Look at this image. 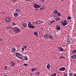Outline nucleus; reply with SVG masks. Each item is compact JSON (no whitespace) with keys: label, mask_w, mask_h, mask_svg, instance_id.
Segmentation results:
<instances>
[{"label":"nucleus","mask_w":76,"mask_h":76,"mask_svg":"<svg viewBox=\"0 0 76 76\" xmlns=\"http://www.w3.org/2000/svg\"><path fill=\"white\" fill-rule=\"evenodd\" d=\"M24 59L26 60H28V57H27V56H25L24 57Z\"/></svg>","instance_id":"27"},{"label":"nucleus","mask_w":76,"mask_h":76,"mask_svg":"<svg viewBox=\"0 0 76 76\" xmlns=\"http://www.w3.org/2000/svg\"><path fill=\"white\" fill-rule=\"evenodd\" d=\"M73 75V73H70L69 74V76H72Z\"/></svg>","instance_id":"35"},{"label":"nucleus","mask_w":76,"mask_h":76,"mask_svg":"<svg viewBox=\"0 0 76 76\" xmlns=\"http://www.w3.org/2000/svg\"><path fill=\"white\" fill-rule=\"evenodd\" d=\"M12 30L14 32H15L16 33H18V32H20V29L16 27L13 28H12Z\"/></svg>","instance_id":"1"},{"label":"nucleus","mask_w":76,"mask_h":76,"mask_svg":"<svg viewBox=\"0 0 76 76\" xmlns=\"http://www.w3.org/2000/svg\"><path fill=\"white\" fill-rule=\"evenodd\" d=\"M37 69V68H33L31 69L32 72H34L35 70Z\"/></svg>","instance_id":"23"},{"label":"nucleus","mask_w":76,"mask_h":76,"mask_svg":"<svg viewBox=\"0 0 76 76\" xmlns=\"http://www.w3.org/2000/svg\"><path fill=\"white\" fill-rule=\"evenodd\" d=\"M5 69H7V66H5Z\"/></svg>","instance_id":"43"},{"label":"nucleus","mask_w":76,"mask_h":76,"mask_svg":"<svg viewBox=\"0 0 76 76\" xmlns=\"http://www.w3.org/2000/svg\"><path fill=\"white\" fill-rule=\"evenodd\" d=\"M12 24H13V25H16V24L14 23L13 22Z\"/></svg>","instance_id":"41"},{"label":"nucleus","mask_w":76,"mask_h":76,"mask_svg":"<svg viewBox=\"0 0 76 76\" xmlns=\"http://www.w3.org/2000/svg\"><path fill=\"white\" fill-rule=\"evenodd\" d=\"M71 58H72V59H76V55H74L73 56H71Z\"/></svg>","instance_id":"13"},{"label":"nucleus","mask_w":76,"mask_h":76,"mask_svg":"<svg viewBox=\"0 0 76 76\" xmlns=\"http://www.w3.org/2000/svg\"><path fill=\"white\" fill-rule=\"evenodd\" d=\"M34 74L33 73H31V76H32V75H33Z\"/></svg>","instance_id":"44"},{"label":"nucleus","mask_w":76,"mask_h":76,"mask_svg":"<svg viewBox=\"0 0 76 76\" xmlns=\"http://www.w3.org/2000/svg\"><path fill=\"white\" fill-rule=\"evenodd\" d=\"M23 26L24 28H26V26H27V24L26 23H23Z\"/></svg>","instance_id":"16"},{"label":"nucleus","mask_w":76,"mask_h":76,"mask_svg":"<svg viewBox=\"0 0 76 76\" xmlns=\"http://www.w3.org/2000/svg\"><path fill=\"white\" fill-rule=\"evenodd\" d=\"M59 58H65V57L64 56L63 57L62 56H61L59 57Z\"/></svg>","instance_id":"32"},{"label":"nucleus","mask_w":76,"mask_h":76,"mask_svg":"<svg viewBox=\"0 0 76 76\" xmlns=\"http://www.w3.org/2000/svg\"><path fill=\"white\" fill-rule=\"evenodd\" d=\"M60 19V17H58L55 19V20L56 21H58V20H59Z\"/></svg>","instance_id":"21"},{"label":"nucleus","mask_w":76,"mask_h":76,"mask_svg":"<svg viewBox=\"0 0 76 76\" xmlns=\"http://www.w3.org/2000/svg\"><path fill=\"white\" fill-rule=\"evenodd\" d=\"M71 19H72V17H71V16H69L67 18V19H68V20H70Z\"/></svg>","instance_id":"25"},{"label":"nucleus","mask_w":76,"mask_h":76,"mask_svg":"<svg viewBox=\"0 0 76 76\" xmlns=\"http://www.w3.org/2000/svg\"><path fill=\"white\" fill-rule=\"evenodd\" d=\"M61 1H63L64 0H61Z\"/></svg>","instance_id":"48"},{"label":"nucleus","mask_w":76,"mask_h":76,"mask_svg":"<svg viewBox=\"0 0 76 76\" xmlns=\"http://www.w3.org/2000/svg\"><path fill=\"white\" fill-rule=\"evenodd\" d=\"M43 23V22L40 20H36L35 22V23L36 24H37V25H39V24L42 23Z\"/></svg>","instance_id":"4"},{"label":"nucleus","mask_w":76,"mask_h":76,"mask_svg":"<svg viewBox=\"0 0 76 76\" xmlns=\"http://www.w3.org/2000/svg\"><path fill=\"white\" fill-rule=\"evenodd\" d=\"M41 1H42V3H44V1H45V0H41Z\"/></svg>","instance_id":"39"},{"label":"nucleus","mask_w":76,"mask_h":76,"mask_svg":"<svg viewBox=\"0 0 76 76\" xmlns=\"http://www.w3.org/2000/svg\"><path fill=\"white\" fill-rule=\"evenodd\" d=\"M24 48L25 50H26L27 48L26 47V46H24Z\"/></svg>","instance_id":"36"},{"label":"nucleus","mask_w":76,"mask_h":76,"mask_svg":"<svg viewBox=\"0 0 76 76\" xmlns=\"http://www.w3.org/2000/svg\"><path fill=\"white\" fill-rule=\"evenodd\" d=\"M56 29L57 31H60V26L59 25H57L56 26Z\"/></svg>","instance_id":"10"},{"label":"nucleus","mask_w":76,"mask_h":76,"mask_svg":"<svg viewBox=\"0 0 76 76\" xmlns=\"http://www.w3.org/2000/svg\"><path fill=\"white\" fill-rule=\"evenodd\" d=\"M76 52V50H72V52L73 53H75Z\"/></svg>","instance_id":"31"},{"label":"nucleus","mask_w":76,"mask_h":76,"mask_svg":"<svg viewBox=\"0 0 76 76\" xmlns=\"http://www.w3.org/2000/svg\"><path fill=\"white\" fill-rule=\"evenodd\" d=\"M75 7L76 8V4L75 5Z\"/></svg>","instance_id":"50"},{"label":"nucleus","mask_w":76,"mask_h":76,"mask_svg":"<svg viewBox=\"0 0 76 76\" xmlns=\"http://www.w3.org/2000/svg\"><path fill=\"white\" fill-rule=\"evenodd\" d=\"M15 11H16L17 12H21V9H20V8H17L15 9Z\"/></svg>","instance_id":"12"},{"label":"nucleus","mask_w":76,"mask_h":76,"mask_svg":"<svg viewBox=\"0 0 76 76\" xmlns=\"http://www.w3.org/2000/svg\"><path fill=\"white\" fill-rule=\"evenodd\" d=\"M65 70H66V68L64 67H61L59 69V71H61H61H64Z\"/></svg>","instance_id":"9"},{"label":"nucleus","mask_w":76,"mask_h":76,"mask_svg":"<svg viewBox=\"0 0 76 76\" xmlns=\"http://www.w3.org/2000/svg\"><path fill=\"white\" fill-rule=\"evenodd\" d=\"M64 76H67V74H64Z\"/></svg>","instance_id":"45"},{"label":"nucleus","mask_w":76,"mask_h":76,"mask_svg":"<svg viewBox=\"0 0 76 76\" xmlns=\"http://www.w3.org/2000/svg\"><path fill=\"white\" fill-rule=\"evenodd\" d=\"M36 75H39V72H37L36 73Z\"/></svg>","instance_id":"34"},{"label":"nucleus","mask_w":76,"mask_h":76,"mask_svg":"<svg viewBox=\"0 0 76 76\" xmlns=\"http://www.w3.org/2000/svg\"><path fill=\"white\" fill-rule=\"evenodd\" d=\"M28 26L29 28H31V29H33V28H35V27L33 25L31 24V22H28Z\"/></svg>","instance_id":"3"},{"label":"nucleus","mask_w":76,"mask_h":76,"mask_svg":"<svg viewBox=\"0 0 76 76\" xmlns=\"http://www.w3.org/2000/svg\"><path fill=\"white\" fill-rule=\"evenodd\" d=\"M15 54L16 55V56L18 58H19L20 59L22 60V61H23L24 60L22 59V54L19 53H15Z\"/></svg>","instance_id":"2"},{"label":"nucleus","mask_w":76,"mask_h":76,"mask_svg":"<svg viewBox=\"0 0 76 76\" xmlns=\"http://www.w3.org/2000/svg\"><path fill=\"white\" fill-rule=\"evenodd\" d=\"M74 76H76V74H75Z\"/></svg>","instance_id":"47"},{"label":"nucleus","mask_w":76,"mask_h":76,"mask_svg":"<svg viewBox=\"0 0 76 76\" xmlns=\"http://www.w3.org/2000/svg\"><path fill=\"white\" fill-rule=\"evenodd\" d=\"M58 48L60 51H63V48H62L59 47Z\"/></svg>","instance_id":"20"},{"label":"nucleus","mask_w":76,"mask_h":76,"mask_svg":"<svg viewBox=\"0 0 76 76\" xmlns=\"http://www.w3.org/2000/svg\"><path fill=\"white\" fill-rule=\"evenodd\" d=\"M35 10H38V9H36Z\"/></svg>","instance_id":"49"},{"label":"nucleus","mask_w":76,"mask_h":76,"mask_svg":"<svg viewBox=\"0 0 76 76\" xmlns=\"http://www.w3.org/2000/svg\"><path fill=\"white\" fill-rule=\"evenodd\" d=\"M6 28L7 29H9L10 28V27L9 26H8Z\"/></svg>","instance_id":"28"},{"label":"nucleus","mask_w":76,"mask_h":76,"mask_svg":"<svg viewBox=\"0 0 76 76\" xmlns=\"http://www.w3.org/2000/svg\"><path fill=\"white\" fill-rule=\"evenodd\" d=\"M33 6L35 8H40L41 6L39 5H37L36 4H34Z\"/></svg>","instance_id":"5"},{"label":"nucleus","mask_w":76,"mask_h":76,"mask_svg":"<svg viewBox=\"0 0 76 76\" xmlns=\"http://www.w3.org/2000/svg\"><path fill=\"white\" fill-rule=\"evenodd\" d=\"M44 9V8L43 7H41L39 9L40 10H43Z\"/></svg>","instance_id":"33"},{"label":"nucleus","mask_w":76,"mask_h":76,"mask_svg":"<svg viewBox=\"0 0 76 76\" xmlns=\"http://www.w3.org/2000/svg\"><path fill=\"white\" fill-rule=\"evenodd\" d=\"M48 37H49V35L47 34H45L44 36V38H45V39H48Z\"/></svg>","instance_id":"11"},{"label":"nucleus","mask_w":76,"mask_h":76,"mask_svg":"<svg viewBox=\"0 0 76 76\" xmlns=\"http://www.w3.org/2000/svg\"><path fill=\"white\" fill-rule=\"evenodd\" d=\"M11 66H13V67H14V66H15V64L13 61H12L11 62Z\"/></svg>","instance_id":"17"},{"label":"nucleus","mask_w":76,"mask_h":76,"mask_svg":"<svg viewBox=\"0 0 76 76\" xmlns=\"http://www.w3.org/2000/svg\"><path fill=\"white\" fill-rule=\"evenodd\" d=\"M3 41V39H0V42H1V41Z\"/></svg>","instance_id":"40"},{"label":"nucleus","mask_w":76,"mask_h":76,"mask_svg":"<svg viewBox=\"0 0 76 76\" xmlns=\"http://www.w3.org/2000/svg\"><path fill=\"white\" fill-rule=\"evenodd\" d=\"M24 48L23 47L22 48V50L23 51H24Z\"/></svg>","instance_id":"42"},{"label":"nucleus","mask_w":76,"mask_h":76,"mask_svg":"<svg viewBox=\"0 0 76 76\" xmlns=\"http://www.w3.org/2000/svg\"><path fill=\"white\" fill-rule=\"evenodd\" d=\"M67 42L68 43V44H71V43H72V42H73V41L72 40V39H68L67 40Z\"/></svg>","instance_id":"6"},{"label":"nucleus","mask_w":76,"mask_h":76,"mask_svg":"<svg viewBox=\"0 0 76 76\" xmlns=\"http://www.w3.org/2000/svg\"><path fill=\"white\" fill-rule=\"evenodd\" d=\"M53 12L54 13H55V14H57V13H58V11L57 10H54Z\"/></svg>","instance_id":"22"},{"label":"nucleus","mask_w":76,"mask_h":76,"mask_svg":"<svg viewBox=\"0 0 76 76\" xmlns=\"http://www.w3.org/2000/svg\"><path fill=\"white\" fill-rule=\"evenodd\" d=\"M49 37L50 39H54V37H53V36H50V35H49Z\"/></svg>","instance_id":"14"},{"label":"nucleus","mask_w":76,"mask_h":76,"mask_svg":"<svg viewBox=\"0 0 76 76\" xmlns=\"http://www.w3.org/2000/svg\"><path fill=\"white\" fill-rule=\"evenodd\" d=\"M68 23V21L65 20H64L63 23V25L64 26H65V25H67Z\"/></svg>","instance_id":"7"},{"label":"nucleus","mask_w":76,"mask_h":76,"mask_svg":"<svg viewBox=\"0 0 76 76\" xmlns=\"http://www.w3.org/2000/svg\"><path fill=\"white\" fill-rule=\"evenodd\" d=\"M24 66H28V64H24Z\"/></svg>","instance_id":"37"},{"label":"nucleus","mask_w":76,"mask_h":76,"mask_svg":"<svg viewBox=\"0 0 76 76\" xmlns=\"http://www.w3.org/2000/svg\"><path fill=\"white\" fill-rule=\"evenodd\" d=\"M50 67H51V65L49 64H48L47 67V69H50Z\"/></svg>","instance_id":"15"},{"label":"nucleus","mask_w":76,"mask_h":76,"mask_svg":"<svg viewBox=\"0 0 76 76\" xmlns=\"http://www.w3.org/2000/svg\"><path fill=\"white\" fill-rule=\"evenodd\" d=\"M27 1H31V0H26Z\"/></svg>","instance_id":"46"},{"label":"nucleus","mask_w":76,"mask_h":76,"mask_svg":"<svg viewBox=\"0 0 76 76\" xmlns=\"http://www.w3.org/2000/svg\"><path fill=\"white\" fill-rule=\"evenodd\" d=\"M55 22V20H54L50 21L49 22V23H50V24H51L52 23H53V22Z\"/></svg>","instance_id":"26"},{"label":"nucleus","mask_w":76,"mask_h":76,"mask_svg":"<svg viewBox=\"0 0 76 76\" xmlns=\"http://www.w3.org/2000/svg\"><path fill=\"white\" fill-rule=\"evenodd\" d=\"M12 53H15V52L16 51V49L15 48L12 49Z\"/></svg>","instance_id":"19"},{"label":"nucleus","mask_w":76,"mask_h":76,"mask_svg":"<svg viewBox=\"0 0 76 76\" xmlns=\"http://www.w3.org/2000/svg\"><path fill=\"white\" fill-rule=\"evenodd\" d=\"M57 15L58 16H61V13L59 12V13L57 14Z\"/></svg>","instance_id":"30"},{"label":"nucleus","mask_w":76,"mask_h":76,"mask_svg":"<svg viewBox=\"0 0 76 76\" xmlns=\"http://www.w3.org/2000/svg\"><path fill=\"white\" fill-rule=\"evenodd\" d=\"M12 1H13V2H16V0H11Z\"/></svg>","instance_id":"38"},{"label":"nucleus","mask_w":76,"mask_h":76,"mask_svg":"<svg viewBox=\"0 0 76 76\" xmlns=\"http://www.w3.org/2000/svg\"><path fill=\"white\" fill-rule=\"evenodd\" d=\"M14 15L15 17H17L18 16V13L17 12H15L14 14Z\"/></svg>","instance_id":"18"},{"label":"nucleus","mask_w":76,"mask_h":76,"mask_svg":"<svg viewBox=\"0 0 76 76\" xmlns=\"http://www.w3.org/2000/svg\"><path fill=\"white\" fill-rule=\"evenodd\" d=\"M5 20L7 22H9L11 21V18L10 17H7L5 19Z\"/></svg>","instance_id":"8"},{"label":"nucleus","mask_w":76,"mask_h":76,"mask_svg":"<svg viewBox=\"0 0 76 76\" xmlns=\"http://www.w3.org/2000/svg\"><path fill=\"white\" fill-rule=\"evenodd\" d=\"M34 35H35L36 36H38V33L37 32H34Z\"/></svg>","instance_id":"24"},{"label":"nucleus","mask_w":76,"mask_h":76,"mask_svg":"<svg viewBox=\"0 0 76 76\" xmlns=\"http://www.w3.org/2000/svg\"><path fill=\"white\" fill-rule=\"evenodd\" d=\"M56 75H57L56 73H54V74H53L51 76H56Z\"/></svg>","instance_id":"29"}]
</instances>
